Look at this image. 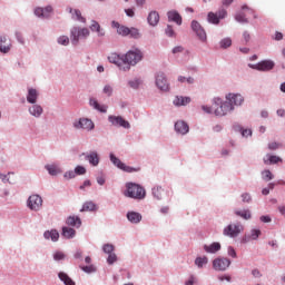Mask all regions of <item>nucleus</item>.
Instances as JSON below:
<instances>
[{
	"mask_svg": "<svg viewBox=\"0 0 285 285\" xmlns=\"http://www.w3.org/2000/svg\"><path fill=\"white\" fill-rule=\"evenodd\" d=\"M244 104V96L240 94H228L226 95V101L222 98H214L213 107L203 106L202 109L208 115L213 114L216 117H225L228 112L235 110V106H242Z\"/></svg>",
	"mask_w": 285,
	"mask_h": 285,
	"instance_id": "obj_1",
	"label": "nucleus"
},
{
	"mask_svg": "<svg viewBox=\"0 0 285 285\" xmlns=\"http://www.w3.org/2000/svg\"><path fill=\"white\" fill-rule=\"evenodd\" d=\"M124 195L130 199H146V188L141 187V185L137 183H127Z\"/></svg>",
	"mask_w": 285,
	"mask_h": 285,
	"instance_id": "obj_2",
	"label": "nucleus"
},
{
	"mask_svg": "<svg viewBox=\"0 0 285 285\" xmlns=\"http://www.w3.org/2000/svg\"><path fill=\"white\" fill-rule=\"evenodd\" d=\"M142 58L144 55L139 49L129 50L125 56H122L124 66L121 67V70H124V72H128V70H130V66H137Z\"/></svg>",
	"mask_w": 285,
	"mask_h": 285,
	"instance_id": "obj_3",
	"label": "nucleus"
},
{
	"mask_svg": "<svg viewBox=\"0 0 285 285\" xmlns=\"http://www.w3.org/2000/svg\"><path fill=\"white\" fill-rule=\"evenodd\" d=\"M242 233H244V225L242 223H232L223 230V235L232 238L239 237Z\"/></svg>",
	"mask_w": 285,
	"mask_h": 285,
	"instance_id": "obj_4",
	"label": "nucleus"
},
{
	"mask_svg": "<svg viewBox=\"0 0 285 285\" xmlns=\"http://www.w3.org/2000/svg\"><path fill=\"white\" fill-rule=\"evenodd\" d=\"M90 37V30L88 28L73 27L71 29V43L77 46L80 39H88Z\"/></svg>",
	"mask_w": 285,
	"mask_h": 285,
	"instance_id": "obj_5",
	"label": "nucleus"
},
{
	"mask_svg": "<svg viewBox=\"0 0 285 285\" xmlns=\"http://www.w3.org/2000/svg\"><path fill=\"white\" fill-rule=\"evenodd\" d=\"M228 17V11L226 9L220 8L217 12H208L207 21L208 23H213V26H219L220 19H226Z\"/></svg>",
	"mask_w": 285,
	"mask_h": 285,
	"instance_id": "obj_6",
	"label": "nucleus"
},
{
	"mask_svg": "<svg viewBox=\"0 0 285 285\" xmlns=\"http://www.w3.org/2000/svg\"><path fill=\"white\" fill-rule=\"evenodd\" d=\"M242 10L245 12H238L235 16V20L238 21V23H248V14H253L254 19H257V14H255V10L248 8V6H243Z\"/></svg>",
	"mask_w": 285,
	"mask_h": 285,
	"instance_id": "obj_7",
	"label": "nucleus"
},
{
	"mask_svg": "<svg viewBox=\"0 0 285 285\" xmlns=\"http://www.w3.org/2000/svg\"><path fill=\"white\" fill-rule=\"evenodd\" d=\"M73 128L77 130H94L95 122L88 118H80L79 120L73 121Z\"/></svg>",
	"mask_w": 285,
	"mask_h": 285,
	"instance_id": "obj_8",
	"label": "nucleus"
},
{
	"mask_svg": "<svg viewBox=\"0 0 285 285\" xmlns=\"http://www.w3.org/2000/svg\"><path fill=\"white\" fill-rule=\"evenodd\" d=\"M253 70H259L261 72H268L275 68V62L272 60H263L256 65H249Z\"/></svg>",
	"mask_w": 285,
	"mask_h": 285,
	"instance_id": "obj_9",
	"label": "nucleus"
},
{
	"mask_svg": "<svg viewBox=\"0 0 285 285\" xmlns=\"http://www.w3.org/2000/svg\"><path fill=\"white\" fill-rule=\"evenodd\" d=\"M27 205L30 210H41V206H43V198L39 195H31L28 198Z\"/></svg>",
	"mask_w": 285,
	"mask_h": 285,
	"instance_id": "obj_10",
	"label": "nucleus"
},
{
	"mask_svg": "<svg viewBox=\"0 0 285 285\" xmlns=\"http://www.w3.org/2000/svg\"><path fill=\"white\" fill-rule=\"evenodd\" d=\"M156 86L163 92H168V90H170V85L168 83V79H166V75L164 72L157 73Z\"/></svg>",
	"mask_w": 285,
	"mask_h": 285,
	"instance_id": "obj_11",
	"label": "nucleus"
},
{
	"mask_svg": "<svg viewBox=\"0 0 285 285\" xmlns=\"http://www.w3.org/2000/svg\"><path fill=\"white\" fill-rule=\"evenodd\" d=\"M108 121H109V124H111L118 128H126V129L130 128V122L128 120L124 119V117H121V116H109Z\"/></svg>",
	"mask_w": 285,
	"mask_h": 285,
	"instance_id": "obj_12",
	"label": "nucleus"
},
{
	"mask_svg": "<svg viewBox=\"0 0 285 285\" xmlns=\"http://www.w3.org/2000/svg\"><path fill=\"white\" fill-rule=\"evenodd\" d=\"M230 266V259L228 258H215L213 261V268L215 271H226Z\"/></svg>",
	"mask_w": 285,
	"mask_h": 285,
	"instance_id": "obj_13",
	"label": "nucleus"
},
{
	"mask_svg": "<svg viewBox=\"0 0 285 285\" xmlns=\"http://www.w3.org/2000/svg\"><path fill=\"white\" fill-rule=\"evenodd\" d=\"M191 29L194 30V32H196V35L200 41H206V39H207L206 31L204 30L202 24H199V22H197L195 20L191 21Z\"/></svg>",
	"mask_w": 285,
	"mask_h": 285,
	"instance_id": "obj_14",
	"label": "nucleus"
},
{
	"mask_svg": "<svg viewBox=\"0 0 285 285\" xmlns=\"http://www.w3.org/2000/svg\"><path fill=\"white\" fill-rule=\"evenodd\" d=\"M108 61L118 66L120 70L124 68V56H120L119 53H110Z\"/></svg>",
	"mask_w": 285,
	"mask_h": 285,
	"instance_id": "obj_15",
	"label": "nucleus"
},
{
	"mask_svg": "<svg viewBox=\"0 0 285 285\" xmlns=\"http://www.w3.org/2000/svg\"><path fill=\"white\" fill-rule=\"evenodd\" d=\"M12 48V42L6 38V36L0 37V52H3L7 55V52H10V49Z\"/></svg>",
	"mask_w": 285,
	"mask_h": 285,
	"instance_id": "obj_16",
	"label": "nucleus"
},
{
	"mask_svg": "<svg viewBox=\"0 0 285 285\" xmlns=\"http://www.w3.org/2000/svg\"><path fill=\"white\" fill-rule=\"evenodd\" d=\"M37 99H39V91L35 88H29L27 95L28 104H37Z\"/></svg>",
	"mask_w": 285,
	"mask_h": 285,
	"instance_id": "obj_17",
	"label": "nucleus"
},
{
	"mask_svg": "<svg viewBox=\"0 0 285 285\" xmlns=\"http://www.w3.org/2000/svg\"><path fill=\"white\" fill-rule=\"evenodd\" d=\"M85 159H87L91 166H99V154H97V151H90L86 155Z\"/></svg>",
	"mask_w": 285,
	"mask_h": 285,
	"instance_id": "obj_18",
	"label": "nucleus"
},
{
	"mask_svg": "<svg viewBox=\"0 0 285 285\" xmlns=\"http://www.w3.org/2000/svg\"><path fill=\"white\" fill-rule=\"evenodd\" d=\"M112 27L117 28V33L120 35L121 37H128L129 32H130V28L126 27V26H121L119 24V22H112Z\"/></svg>",
	"mask_w": 285,
	"mask_h": 285,
	"instance_id": "obj_19",
	"label": "nucleus"
},
{
	"mask_svg": "<svg viewBox=\"0 0 285 285\" xmlns=\"http://www.w3.org/2000/svg\"><path fill=\"white\" fill-rule=\"evenodd\" d=\"M167 17L169 21H174V23H177V26H181V16L179 12L171 10L167 12Z\"/></svg>",
	"mask_w": 285,
	"mask_h": 285,
	"instance_id": "obj_20",
	"label": "nucleus"
},
{
	"mask_svg": "<svg viewBox=\"0 0 285 285\" xmlns=\"http://www.w3.org/2000/svg\"><path fill=\"white\" fill-rule=\"evenodd\" d=\"M50 12H52V7H46L45 9L43 8H37L35 10L36 17L48 18V17H50Z\"/></svg>",
	"mask_w": 285,
	"mask_h": 285,
	"instance_id": "obj_21",
	"label": "nucleus"
},
{
	"mask_svg": "<svg viewBox=\"0 0 285 285\" xmlns=\"http://www.w3.org/2000/svg\"><path fill=\"white\" fill-rule=\"evenodd\" d=\"M175 130H176V132H179L180 135H186V132H188V130H189L188 124H186L184 121H177L175 124Z\"/></svg>",
	"mask_w": 285,
	"mask_h": 285,
	"instance_id": "obj_22",
	"label": "nucleus"
},
{
	"mask_svg": "<svg viewBox=\"0 0 285 285\" xmlns=\"http://www.w3.org/2000/svg\"><path fill=\"white\" fill-rule=\"evenodd\" d=\"M262 235V230L259 229H252L250 235H245L243 237V244H247V242H250V239H257Z\"/></svg>",
	"mask_w": 285,
	"mask_h": 285,
	"instance_id": "obj_23",
	"label": "nucleus"
},
{
	"mask_svg": "<svg viewBox=\"0 0 285 285\" xmlns=\"http://www.w3.org/2000/svg\"><path fill=\"white\" fill-rule=\"evenodd\" d=\"M234 215L236 217H242V219L248 220L252 219L253 215L250 214L249 209H235Z\"/></svg>",
	"mask_w": 285,
	"mask_h": 285,
	"instance_id": "obj_24",
	"label": "nucleus"
},
{
	"mask_svg": "<svg viewBox=\"0 0 285 285\" xmlns=\"http://www.w3.org/2000/svg\"><path fill=\"white\" fill-rule=\"evenodd\" d=\"M29 114L32 115V117H41V115H43V107L40 105H32L29 107Z\"/></svg>",
	"mask_w": 285,
	"mask_h": 285,
	"instance_id": "obj_25",
	"label": "nucleus"
},
{
	"mask_svg": "<svg viewBox=\"0 0 285 285\" xmlns=\"http://www.w3.org/2000/svg\"><path fill=\"white\" fill-rule=\"evenodd\" d=\"M127 219L131 224H139V222H141V214H139L137 212H129L127 214Z\"/></svg>",
	"mask_w": 285,
	"mask_h": 285,
	"instance_id": "obj_26",
	"label": "nucleus"
},
{
	"mask_svg": "<svg viewBox=\"0 0 285 285\" xmlns=\"http://www.w3.org/2000/svg\"><path fill=\"white\" fill-rule=\"evenodd\" d=\"M204 250L212 254L219 253V250H222V244L213 243L210 245H205Z\"/></svg>",
	"mask_w": 285,
	"mask_h": 285,
	"instance_id": "obj_27",
	"label": "nucleus"
},
{
	"mask_svg": "<svg viewBox=\"0 0 285 285\" xmlns=\"http://www.w3.org/2000/svg\"><path fill=\"white\" fill-rule=\"evenodd\" d=\"M69 12L72 14V19L80 21L81 23H86V18L81 16V11L79 9L69 8Z\"/></svg>",
	"mask_w": 285,
	"mask_h": 285,
	"instance_id": "obj_28",
	"label": "nucleus"
},
{
	"mask_svg": "<svg viewBox=\"0 0 285 285\" xmlns=\"http://www.w3.org/2000/svg\"><path fill=\"white\" fill-rule=\"evenodd\" d=\"M90 30H92V32H97L98 37L106 36V31H104V29H101V26L99 24V22H97L95 20L91 22Z\"/></svg>",
	"mask_w": 285,
	"mask_h": 285,
	"instance_id": "obj_29",
	"label": "nucleus"
},
{
	"mask_svg": "<svg viewBox=\"0 0 285 285\" xmlns=\"http://www.w3.org/2000/svg\"><path fill=\"white\" fill-rule=\"evenodd\" d=\"M149 26H157L159 23V12L151 11L147 18Z\"/></svg>",
	"mask_w": 285,
	"mask_h": 285,
	"instance_id": "obj_30",
	"label": "nucleus"
},
{
	"mask_svg": "<svg viewBox=\"0 0 285 285\" xmlns=\"http://www.w3.org/2000/svg\"><path fill=\"white\" fill-rule=\"evenodd\" d=\"M90 106H92L96 110H99V112H107L108 106L105 105H99L97 99L91 98L89 101Z\"/></svg>",
	"mask_w": 285,
	"mask_h": 285,
	"instance_id": "obj_31",
	"label": "nucleus"
},
{
	"mask_svg": "<svg viewBox=\"0 0 285 285\" xmlns=\"http://www.w3.org/2000/svg\"><path fill=\"white\" fill-rule=\"evenodd\" d=\"M67 225L79 228V226H81V218H79V216H69L67 218Z\"/></svg>",
	"mask_w": 285,
	"mask_h": 285,
	"instance_id": "obj_32",
	"label": "nucleus"
},
{
	"mask_svg": "<svg viewBox=\"0 0 285 285\" xmlns=\"http://www.w3.org/2000/svg\"><path fill=\"white\" fill-rule=\"evenodd\" d=\"M45 239H51V242H58L59 239V232L52 229L50 232H45L43 234Z\"/></svg>",
	"mask_w": 285,
	"mask_h": 285,
	"instance_id": "obj_33",
	"label": "nucleus"
},
{
	"mask_svg": "<svg viewBox=\"0 0 285 285\" xmlns=\"http://www.w3.org/2000/svg\"><path fill=\"white\" fill-rule=\"evenodd\" d=\"M174 104L175 106H187V104H190V98L189 97H179L177 96L175 99H174Z\"/></svg>",
	"mask_w": 285,
	"mask_h": 285,
	"instance_id": "obj_34",
	"label": "nucleus"
},
{
	"mask_svg": "<svg viewBox=\"0 0 285 285\" xmlns=\"http://www.w3.org/2000/svg\"><path fill=\"white\" fill-rule=\"evenodd\" d=\"M58 277L61 282H63L65 285H75V283L72 282V278H70V276H68V274L60 272L58 274Z\"/></svg>",
	"mask_w": 285,
	"mask_h": 285,
	"instance_id": "obj_35",
	"label": "nucleus"
},
{
	"mask_svg": "<svg viewBox=\"0 0 285 285\" xmlns=\"http://www.w3.org/2000/svg\"><path fill=\"white\" fill-rule=\"evenodd\" d=\"M279 161H282V158L279 156L267 155V159L264 158V164H266L267 166L273 164H279Z\"/></svg>",
	"mask_w": 285,
	"mask_h": 285,
	"instance_id": "obj_36",
	"label": "nucleus"
},
{
	"mask_svg": "<svg viewBox=\"0 0 285 285\" xmlns=\"http://www.w3.org/2000/svg\"><path fill=\"white\" fill-rule=\"evenodd\" d=\"M88 210H97V205L92 202H87L82 205V208L80 209V213H88Z\"/></svg>",
	"mask_w": 285,
	"mask_h": 285,
	"instance_id": "obj_37",
	"label": "nucleus"
},
{
	"mask_svg": "<svg viewBox=\"0 0 285 285\" xmlns=\"http://www.w3.org/2000/svg\"><path fill=\"white\" fill-rule=\"evenodd\" d=\"M46 170H48L49 175L57 176L61 173V169L57 165H47Z\"/></svg>",
	"mask_w": 285,
	"mask_h": 285,
	"instance_id": "obj_38",
	"label": "nucleus"
},
{
	"mask_svg": "<svg viewBox=\"0 0 285 285\" xmlns=\"http://www.w3.org/2000/svg\"><path fill=\"white\" fill-rule=\"evenodd\" d=\"M62 235L63 237H66L67 239H70L72 237H75L76 232L75 229L70 228V227H63L62 228Z\"/></svg>",
	"mask_w": 285,
	"mask_h": 285,
	"instance_id": "obj_39",
	"label": "nucleus"
},
{
	"mask_svg": "<svg viewBox=\"0 0 285 285\" xmlns=\"http://www.w3.org/2000/svg\"><path fill=\"white\" fill-rule=\"evenodd\" d=\"M153 195L156 199H161L164 197V188L157 186L153 188Z\"/></svg>",
	"mask_w": 285,
	"mask_h": 285,
	"instance_id": "obj_40",
	"label": "nucleus"
},
{
	"mask_svg": "<svg viewBox=\"0 0 285 285\" xmlns=\"http://www.w3.org/2000/svg\"><path fill=\"white\" fill-rule=\"evenodd\" d=\"M120 170H124V173H139V170H141V168L137 167H131L128 166L126 164H122V166L120 167Z\"/></svg>",
	"mask_w": 285,
	"mask_h": 285,
	"instance_id": "obj_41",
	"label": "nucleus"
},
{
	"mask_svg": "<svg viewBox=\"0 0 285 285\" xmlns=\"http://www.w3.org/2000/svg\"><path fill=\"white\" fill-rule=\"evenodd\" d=\"M195 264L196 266H198V268H203L204 266H206V264H208V257H197Z\"/></svg>",
	"mask_w": 285,
	"mask_h": 285,
	"instance_id": "obj_42",
	"label": "nucleus"
},
{
	"mask_svg": "<svg viewBox=\"0 0 285 285\" xmlns=\"http://www.w3.org/2000/svg\"><path fill=\"white\" fill-rule=\"evenodd\" d=\"M110 161L112 163L114 166H117V168L121 169L124 166V163L117 158L114 154H110Z\"/></svg>",
	"mask_w": 285,
	"mask_h": 285,
	"instance_id": "obj_43",
	"label": "nucleus"
},
{
	"mask_svg": "<svg viewBox=\"0 0 285 285\" xmlns=\"http://www.w3.org/2000/svg\"><path fill=\"white\" fill-rule=\"evenodd\" d=\"M10 173L8 175L6 174H0V179L3 181V184H14V178H10Z\"/></svg>",
	"mask_w": 285,
	"mask_h": 285,
	"instance_id": "obj_44",
	"label": "nucleus"
},
{
	"mask_svg": "<svg viewBox=\"0 0 285 285\" xmlns=\"http://www.w3.org/2000/svg\"><path fill=\"white\" fill-rule=\"evenodd\" d=\"M262 177H263L264 181H271V179H273V173H271V170L266 169L262 173Z\"/></svg>",
	"mask_w": 285,
	"mask_h": 285,
	"instance_id": "obj_45",
	"label": "nucleus"
},
{
	"mask_svg": "<svg viewBox=\"0 0 285 285\" xmlns=\"http://www.w3.org/2000/svg\"><path fill=\"white\" fill-rule=\"evenodd\" d=\"M230 46H233L230 38H225L220 41V48H230Z\"/></svg>",
	"mask_w": 285,
	"mask_h": 285,
	"instance_id": "obj_46",
	"label": "nucleus"
},
{
	"mask_svg": "<svg viewBox=\"0 0 285 285\" xmlns=\"http://www.w3.org/2000/svg\"><path fill=\"white\" fill-rule=\"evenodd\" d=\"M104 253H106L107 255L112 254V250H115V246L111 244H105L102 247Z\"/></svg>",
	"mask_w": 285,
	"mask_h": 285,
	"instance_id": "obj_47",
	"label": "nucleus"
},
{
	"mask_svg": "<svg viewBox=\"0 0 285 285\" xmlns=\"http://www.w3.org/2000/svg\"><path fill=\"white\" fill-rule=\"evenodd\" d=\"M58 43H60V46H68V43H70V38L61 36L58 38Z\"/></svg>",
	"mask_w": 285,
	"mask_h": 285,
	"instance_id": "obj_48",
	"label": "nucleus"
},
{
	"mask_svg": "<svg viewBox=\"0 0 285 285\" xmlns=\"http://www.w3.org/2000/svg\"><path fill=\"white\" fill-rule=\"evenodd\" d=\"M53 259L56 262H61V259H66V254H63L62 252H56L53 254Z\"/></svg>",
	"mask_w": 285,
	"mask_h": 285,
	"instance_id": "obj_49",
	"label": "nucleus"
},
{
	"mask_svg": "<svg viewBox=\"0 0 285 285\" xmlns=\"http://www.w3.org/2000/svg\"><path fill=\"white\" fill-rule=\"evenodd\" d=\"M178 81H180V83H184L186 81L187 83H195V79L193 77L186 78L184 76H179Z\"/></svg>",
	"mask_w": 285,
	"mask_h": 285,
	"instance_id": "obj_50",
	"label": "nucleus"
},
{
	"mask_svg": "<svg viewBox=\"0 0 285 285\" xmlns=\"http://www.w3.org/2000/svg\"><path fill=\"white\" fill-rule=\"evenodd\" d=\"M102 92L107 95V97H112V86L106 85L102 89Z\"/></svg>",
	"mask_w": 285,
	"mask_h": 285,
	"instance_id": "obj_51",
	"label": "nucleus"
},
{
	"mask_svg": "<svg viewBox=\"0 0 285 285\" xmlns=\"http://www.w3.org/2000/svg\"><path fill=\"white\" fill-rule=\"evenodd\" d=\"M129 35L134 39H139V30L137 28H130L129 29Z\"/></svg>",
	"mask_w": 285,
	"mask_h": 285,
	"instance_id": "obj_52",
	"label": "nucleus"
},
{
	"mask_svg": "<svg viewBox=\"0 0 285 285\" xmlns=\"http://www.w3.org/2000/svg\"><path fill=\"white\" fill-rule=\"evenodd\" d=\"M140 85H141V80H139V79L129 81L130 88H134V89L139 88Z\"/></svg>",
	"mask_w": 285,
	"mask_h": 285,
	"instance_id": "obj_53",
	"label": "nucleus"
},
{
	"mask_svg": "<svg viewBox=\"0 0 285 285\" xmlns=\"http://www.w3.org/2000/svg\"><path fill=\"white\" fill-rule=\"evenodd\" d=\"M75 173H76V175H86V167H83V166H77V167L75 168Z\"/></svg>",
	"mask_w": 285,
	"mask_h": 285,
	"instance_id": "obj_54",
	"label": "nucleus"
},
{
	"mask_svg": "<svg viewBox=\"0 0 285 285\" xmlns=\"http://www.w3.org/2000/svg\"><path fill=\"white\" fill-rule=\"evenodd\" d=\"M81 271L85 273H95V266L89 265V266H80Z\"/></svg>",
	"mask_w": 285,
	"mask_h": 285,
	"instance_id": "obj_55",
	"label": "nucleus"
},
{
	"mask_svg": "<svg viewBox=\"0 0 285 285\" xmlns=\"http://www.w3.org/2000/svg\"><path fill=\"white\" fill-rule=\"evenodd\" d=\"M108 264H114L117 262V255L115 253L109 254L107 258Z\"/></svg>",
	"mask_w": 285,
	"mask_h": 285,
	"instance_id": "obj_56",
	"label": "nucleus"
},
{
	"mask_svg": "<svg viewBox=\"0 0 285 285\" xmlns=\"http://www.w3.org/2000/svg\"><path fill=\"white\" fill-rule=\"evenodd\" d=\"M165 32H166L167 37H175V30L170 26H167Z\"/></svg>",
	"mask_w": 285,
	"mask_h": 285,
	"instance_id": "obj_57",
	"label": "nucleus"
},
{
	"mask_svg": "<svg viewBox=\"0 0 285 285\" xmlns=\"http://www.w3.org/2000/svg\"><path fill=\"white\" fill-rule=\"evenodd\" d=\"M76 176L77 174L75 171H67L65 174V179H75Z\"/></svg>",
	"mask_w": 285,
	"mask_h": 285,
	"instance_id": "obj_58",
	"label": "nucleus"
},
{
	"mask_svg": "<svg viewBox=\"0 0 285 285\" xmlns=\"http://www.w3.org/2000/svg\"><path fill=\"white\" fill-rule=\"evenodd\" d=\"M229 257H237V252H235V248L233 247H228V250H227Z\"/></svg>",
	"mask_w": 285,
	"mask_h": 285,
	"instance_id": "obj_59",
	"label": "nucleus"
},
{
	"mask_svg": "<svg viewBox=\"0 0 285 285\" xmlns=\"http://www.w3.org/2000/svg\"><path fill=\"white\" fill-rule=\"evenodd\" d=\"M274 39L275 41H282V39H284V35L279 31H276Z\"/></svg>",
	"mask_w": 285,
	"mask_h": 285,
	"instance_id": "obj_60",
	"label": "nucleus"
},
{
	"mask_svg": "<svg viewBox=\"0 0 285 285\" xmlns=\"http://www.w3.org/2000/svg\"><path fill=\"white\" fill-rule=\"evenodd\" d=\"M268 148H269V150H277V148H279V144H277V142H269L268 144Z\"/></svg>",
	"mask_w": 285,
	"mask_h": 285,
	"instance_id": "obj_61",
	"label": "nucleus"
},
{
	"mask_svg": "<svg viewBox=\"0 0 285 285\" xmlns=\"http://www.w3.org/2000/svg\"><path fill=\"white\" fill-rule=\"evenodd\" d=\"M179 52H184V47L178 46L173 49V55H178Z\"/></svg>",
	"mask_w": 285,
	"mask_h": 285,
	"instance_id": "obj_62",
	"label": "nucleus"
},
{
	"mask_svg": "<svg viewBox=\"0 0 285 285\" xmlns=\"http://www.w3.org/2000/svg\"><path fill=\"white\" fill-rule=\"evenodd\" d=\"M242 199L243 202H246V203L250 202V194H243Z\"/></svg>",
	"mask_w": 285,
	"mask_h": 285,
	"instance_id": "obj_63",
	"label": "nucleus"
},
{
	"mask_svg": "<svg viewBox=\"0 0 285 285\" xmlns=\"http://www.w3.org/2000/svg\"><path fill=\"white\" fill-rule=\"evenodd\" d=\"M195 284V278L194 276H190L187 282H185V285H194Z\"/></svg>",
	"mask_w": 285,
	"mask_h": 285,
	"instance_id": "obj_64",
	"label": "nucleus"
}]
</instances>
